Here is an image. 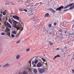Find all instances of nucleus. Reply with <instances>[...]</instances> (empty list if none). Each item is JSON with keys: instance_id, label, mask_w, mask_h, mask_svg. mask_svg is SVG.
<instances>
[{"instance_id": "nucleus-19", "label": "nucleus", "mask_w": 74, "mask_h": 74, "mask_svg": "<svg viewBox=\"0 0 74 74\" xmlns=\"http://www.w3.org/2000/svg\"><path fill=\"white\" fill-rule=\"evenodd\" d=\"M68 7H69V5H67L64 8V9H66V8H67Z\"/></svg>"}, {"instance_id": "nucleus-31", "label": "nucleus", "mask_w": 74, "mask_h": 74, "mask_svg": "<svg viewBox=\"0 0 74 74\" xmlns=\"http://www.w3.org/2000/svg\"><path fill=\"white\" fill-rule=\"evenodd\" d=\"M11 37H12V38H14V37H15V36L14 35L12 34L11 35Z\"/></svg>"}, {"instance_id": "nucleus-41", "label": "nucleus", "mask_w": 74, "mask_h": 74, "mask_svg": "<svg viewBox=\"0 0 74 74\" xmlns=\"http://www.w3.org/2000/svg\"><path fill=\"white\" fill-rule=\"evenodd\" d=\"M2 21V18L1 17H0V22H1Z\"/></svg>"}, {"instance_id": "nucleus-3", "label": "nucleus", "mask_w": 74, "mask_h": 74, "mask_svg": "<svg viewBox=\"0 0 74 74\" xmlns=\"http://www.w3.org/2000/svg\"><path fill=\"white\" fill-rule=\"evenodd\" d=\"M13 18H14V19H17V20H19V17L16 16L14 15L12 16Z\"/></svg>"}, {"instance_id": "nucleus-62", "label": "nucleus", "mask_w": 74, "mask_h": 74, "mask_svg": "<svg viewBox=\"0 0 74 74\" xmlns=\"http://www.w3.org/2000/svg\"><path fill=\"white\" fill-rule=\"evenodd\" d=\"M73 59H74V57L73 58Z\"/></svg>"}, {"instance_id": "nucleus-64", "label": "nucleus", "mask_w": 74, "mask_h": 74, "mask_svg": "<svg viewBox=\"0 0 74 74\" xmlns=\"http://www.w3.org/2000/svg\"><path fill=\"white\" fill-rule=\"evenodd\" d=\"M56 33L57 34V32H56Z\"/></svg>"}, {"instance_id": "nucleus-25", "label": "nucleus", "mask_w": 74, "mask_h": 74, "mask_svg": "<svg viewBox=\"0 0 74 74\" xmlns=\"http://www.w3.org/2000/svg\"><path fill=\"white\" fill-rule=\"evenodd\" d=\"M42 59L43 62H46V60H45V59L43 58H42Z\"/></svg>"}, {"instance_id": "nucleus-49", "label": "nucleus", "mask_w": 74, "mask_h": 74, "mask_svg": "<svg viewBox=\"0 0 74 74\" xmlns=\"http://www.w3.org/2000/svg\"><path fill=\"white\" fill-rule=\"evenodd\" d=\"M62 52H63L64 53V50H62Z\"/></svg>"}, {"instance_id": "nucleus-4", "label": "nucleus", "mask_w": 74, "mask_h": 74, "mask_svg": "<svg viewBox=\"0 0 74 74\" xmlns=\"http://www.w3.org/2000/svg\"><path fill=\"white\" fill-rule=\"evenodd\" d=\"M37 66L38 67H40L42 66V64L40 62H38L37 64Z\"/></svg>"}, {"instance_id": "nucleus-38", "label": "nucleus", "mask_w": 74, "mask_h": 74, "mask_svg": "<svg viewBox=\"0 0 74 74\" xmlns=\"http://www.w3.org/2000/svg\"><path fill=\"white\" fill-rule=\"evenodd\" d=\"M6 34L7 35H9V34H10V33H9L8 32H7L6 33Z\"/></svg>"}, {"instance_id": "nucleus-44", "label": "nucleus", "mask_w": 74, "mask_h": 74, "mask_svg": "<svg viewBox=\"0 0 74 74\" xmlns=\"http://www.w3.org/2000/svg\"><path fill=\"white\" fill-rule=\"evenodd\" d=\"M58 32H62V30L61 29H59L58 30Z\"/></svg>"}, {"instance_id": "nucleus-61", "label": "nucleus", "mask_w": 74, "mask_h": 74, "mask_svg": "<svg viewBox=\"0 0 74 74\" xmlns=\"http://www.w3.org/2000/svg\"><path fill=\"white\" fill-rule=\"evenodd\" d=\"M73 6L74 7V5H73Z\"/></svg>"}, {"instance_id": "nucleus-8", "label": "nucleus", "mask_w": 74, "mask_h": 74, "mask_svg": "<svg viewBox=\"0 0 74 74\" xmlns=\"http://www.w3.org/2000/svg\"><path fill=\"white\" fill-rule=\"evenodd\" d=\"M34 72L35 74H37V69H34Z\"/></svg>"}, {"instance_id": "nucleus-17", "label": "nucleus", "mask_w": 74, "mask_h": 74, "mask_svg": "<svg viewBox=\"0 0 74 74\" xmlns=\"http://www.w3.org/2000/svg\"><path fill=\"white\" fill-rule=\"evenodd\" d=\"M74 3H71V4H69V5H68L69 6V7H71L72 6H73V5H74Z\"/></svg>"}, {"instance_id": "nucleus-16", "label": "nucleus", "mask_w": 74, "mask_h": 74, "mask_svg": "<svg viewBox=\"0 0 74 74\" xmlns=\"http://www.w3.org/2000/svg\"><path fill=\"white\" fill-rule=\"evenodd\" d=\"M12 33L14 34H16V32L15 31H13Z\"/></svg>"}, {"instance_id": "nucleus-23", "label": "nucleus", "mask_w": 74, "mask_h": 74, "mask_svg": "<svg viewBox=\"0 0 74 74\" xmlns=\"http://www.w3.org/2000/svg\"><path fill=\"white\" fill-rule=\"evenodd\" d=\"M58 37H59V36H57L56 37V39H55V40L56 41V40H57L58 39Z\"/></svg>"}, {"instance_id": "nucleus-22", "label": "nucleus", "mask_w": 74, "mask_h": 74, "mask_svg": "<svg viewBox=\"0 0 74 74\" xmlns=\"http://www.w3.org/2000/svg\"><path fill=\"white\" fill-rule=\"evenodd\" d=\"M67 31L66 30L64 31V33L66 34V36H67Z\"/></svg>"}, {"instance_id": "nucleus-7", "label": "nucleus", "mask_w": 74, "mask_h": 74, "mask_svg": "<svg viewBox=\"0 0 74 74\" xmlns=\"http://www.w3.org/2000/svg\"><path fill=\"white\" fill-rule=\"evenodd\" d=\"M35 64H37V63H38V60H37V58H36L35 59V61L34 62Z\"/></svg>"}, {"instance_id": "nucleus-57", "label": "nucleus", "mask_w": 74, "mask_h": 74, "mask_svg": "<svg viewBox=\"0 0 74 74\" xmlns=\"http://www.w3.org/2000/svg\"><path fill=\"white\" fill-rule=\"evenodd\" d=\"M66 48V46H65V48Z\"/></svg>"}, {"instance_id": "nucleus-45", "label": "nucleus", "mask_w": 74, "mask_h": 74, "mask_svg": "<svg viewBox=\"0 0 74 74\" xmlns=\"http://www.w3.org/2000/svg\"><path fill=\"white\" fill-rule=\"evenodd\" d=\"M0 16H1V17L3 16V14H0Z\"/></svg>"}, {"instance_id": "nucleus-43", "label": "nucleus", "mask_w": 74, "mask_h": 74, "mask_svg": "<svg viewBox=\"0 0 74 74\" xmlns=\"http://www.w3.org/2000/svg\"><path fill=\"white\" fill-rule=\"evenodd\" d=\"M34 61H32V64H34Z\"/></svg>"}, {"instance_id": "nucleus-21", "label": "nucleus", "mask_w": 74, "mask_h": 74, "mask_svg": "<svg viewBox=\"0 0 74 74\" xmlns=\"http://www.w3.org/2000/svg\"><path fill=\"white\" fill-rule=\"evenodd\" d=\"M5 33L4 32H2L1 33V35L2 36H4V35H5Z\"/></svg>"}, {"instance_id": "nucleus-20", "label": "nucleus", "mask_w": 74, "mask_h": 74, "mask_svg": "<svg viewBox=\"0 0 74 74\" xmlns=\"http://www.w3.org/2000/svg\"><path fill=\"white\" fill-rule=\"evenodd\" d=\"M6 14V11H4L3 12V15H5V14Z\"/></svg>"}, {"instance_id": "nucleus-51", "label": "nucleus", "mask_w": 74, "mask_h": 74, "mask_svg": "<svg viewBox=\"0 0 74 74\" xmlns=\"http://www.w3.org/2000/svg\"><path fill=\"white\" fill-rule=\"evenodd\" d=\"M39 4H42V2H40L39 3Z\"/></svg>"}, {"instance_id": "nucleus-60", "label": "nucleus", "mask_w": 74, "mask_h": 74, "mask_svg": "<svg viewBox=\"0 0 74 74\" xmlns=\"http://www.w3.org/2000/svg\"><path fill=\"white\" fill-rule=\"evenodd\" d=\"M0 67H1V65H0Z\"/></svg>"}, {"instance_id": "nucleus-48", "label": "nucleus", "mask_w": 74, "mask_h": 74, "mask_svg": "<svg viewBox=\"0 0 74 74\" xmlns=\"http://www.w3.org/2000/svg\"><path fill=\"white\" fill-rule=\"evenodd\" d=\"M27 3H29V0H27Z\"/></svg>"}, {"instance_id": "nucleus-13", "label": "nucleus", "mask_w": 74, "mask_h": 74, "mask_svg": "<svg viewBox=\"0 0 74 74\" xmlns=\"http://www.w3.org/2000/svg\"><path fill=\"white\" fill-rule=\"evenodd\" d=\"M12 23H16V21H15V20H14V19H12Z\"/></svg>"}, {"instance_id": "nucleus-52", "label": "nucleus", "mask_w": 74, "mask_h": 74, "mask_svg": "<svg viewBox=\"0 0 74 74\" xmlns=\"http://www.w3.org/2000/svg\"><path fill=\"white\" fill-rule=\"evenodd\" d=\"M56 50H59V48H57V49H56Z\"/></svg>"}, {"instance_id": "nucleus-36", "label": "nucleus", "mask_w": 74, "mask_h": 74, "mask_svg": "<svg viewBox=\"0 0 74 74\" xmlns=\"http://www.w3.org/2000/svg\"><path fill=\"white\" fill-rule=\"evenodd\" d=\"M16 28L17 29V30H18L20 28V27H16Z\"/></svg>"}, {"instance_id": "nucleus-14", "label": "nucleus", "mask_w": 74, "mask_h": 74, "mask_svg": "<svg viewBox=\"0 0 74 74\" xmlns=\"http://www.w3.org/2000/svg\"><path fill=\"white\" fill-rule=\"evenodd\" d=\"M11 4V2H9L6 3L5 5H9V4Z\"/></svg>"}, {"instance_id": "nucleus-58", "label": "nucleus", "mask_w": 74, "mask_h": 74, "mask_svg": "<svg viewBox=\"0 0 74 74\" xmlns=\"http://www.w3.org/2000/svg\"><path fill=\"white\" fill-rule=\"evenodd\" d=\"M61 50H62V48H61V49H60Z\"/></svg>"}, {"instance_id": "nucleus-34", "label": "nucleus", "mask_w": 74, "mask_h": 74, "mask_svg": "<svg viewBox=\"0 0 74 74\" xmlns=\"http://www.w3.org/2000/svg\"><path fill=\"white\" fill-rule=\"evenodd\" d=\"M13 27H15V28H16V25H13Z\"/></svg>"}, {"instance_id": "nucleus-33", "label": "nucleus", "mask_w": 74, "mask_h": 74, "mask_svg": "<svg viewBox=\"0 0 74 74\" xmlns=\"http://www.w3.org/2000/svg\"><path fill=\"white\" fill-rule=\"evenodd\" d=\"M26 72L25 71H24L23 72V73H22V74H26Z\"/></svg>"}, {"instance_id": "nucleus-11", "label": "nucleus", "mask_w": 74, "mask_h": 74, "mask_svg": "<svg viewBox=\"0 0 74 74\" xmlns=\"http://www.w3.org/2000/svg\"><path fill=\"white\" fill-rule=\"evenodd\" d=\"M5 31L6 32H10V29L9 28L6 29H5Z\"/></svg>"}, {"instance_id": "nucleus-27", "label": "nucleus", "mask_w": 74, "mask_h": 74, "mask_svg": "<svg viewBox=\"0 0 74 74\" xmlns=\"http://www.w3.org/2000/svg\"><path fill=\"white\" fill-rule=\"evenodd\" d=\"M21 41V40H19L18 41H17L16 42V44H18V43H19Z\"/></svg>"}, {"instance_id": "nucleus-2", "label": "nucleus", "mask_w": 74, "mask_h": 74, "mask_svg": "<svg viewBox=\"0 0 74 74\" xmlns=\"http://www.w3.org/2000/svg\"><path fill=\"white\" fill-rule=\"evenodd\" d=\"M63 8H64V6H61L57 8L56 9V11H58V10H59V11H61V9H62Z\"/></svg>"}, {"instance_id": "nucleus-63", "label": "nucleus", "mask_w": 74, "mask_h": 74, "mask_svg": "<svg viewBox=\"0 0 74 74\" xmlns=\"http://www.w3.org/2000/svg\"><path fill=\"white\" fill-rule=\"evenodd\" d=\"M25 3H26V2H25Z\"/></svg>"}, {"instance_id": "nucleus-37", "label": "nucleus", "mask_w": 74, "mask_h": 74, "mask_svg": "<svg viewBox=\"0 0 74 74\" xmlns=\"http://www.w3.org/2000/svg\"><path fill=\"white\" fill-rule=\"evenodd\" d=\"M56 56H57V57H60V56L59 54L57 55Z\"/></svg>"}, {"instance_id": "nucleus-6", "label": "nucleus", "mask_w": 74, "mask_h": 74, "mask_svg": "<svg viewBox=\"0 0 74 74\" xmlns=\"http://www.w3.org/2000/svg\"><path fill=\"white\" fill-rule=\"evenodd\" d=\"M10 66V64L8 63H7L5 65L3 66L2 67H3V68H5V67H8V66Z\"/></svg>"}, {"instance_id": "nucleus-55", "label": "nucleus", "mask_w": 74, "mask_h": 74, "mask_svg": "<svg viewBox=\"0 0 74 74\" xmlns=\"http://www.w3.org/2000/svg\"><path fill=\"white\" fill-rule=\"evenodd\" d=\"M36 4H37V5H38L39 4H40V3H36Z\"/></svg>"}, {"instance_id": "nucleus-10", "label": "nucleus", "mask_w": 74, "mask_h": 74, "mask_svg": "<svg viewBox=\"0 0 74 74\" xmlns=\"http://www.w3.org/2000/svg\"><path fill=\"white\" fill-rule=\"evenodd\" d=\"M49 15V13H47L45 14V17H48V16Z\"/></svg>"}, {"instance_id": "nucleus-46", "label": "nucleus", "mask_w": 74, "mask_h": 74, "mask_svg": "<svg viewBox=\"0 0 74 74\" xmlns=\"http://www.w3.org/2000/svg\"><path fill=\"white\" fill-rule=\"evenodd\" d=\"M11 5H15V4L14 3H11Z\"/></svg>"}, {"instance_id": "nucleus-29", "label": "nucleus", "mask_w": 74, "mask_h": 74, "mask_svg": "<svg viewBox=\"0 0 74 74\" xmlns=\"http://www.w3.org/2000/svg\"><path fill=\"white\" fill-rule=\"evenodd\" d=\"M23 11H25V12H27V10L26 9H23Z\"/></svg>"}, {"instance_id": "nucleus-53", "label": "nucleus", "mask_w": 74, "mask_h": 74, "mask_svg": "<svg viewBox=\"0 0 74 74\" xmlns=\"http://www.w3.org/2000/svg\"><path fill=\"white\" fill-rule=\"evenodd\" d=\"M33 0H29V1H33Z\"/></svg>"}, {"instance_id": "nucleus-15", "label": "nucleus", "mask_w": 74, "mask_h": 74, "mask_svg": "<svg viewBox=\"0 0 74 74\" xmlns=\"http://www.w3.org/2000/svg\"><path fill=\"white\" fill-rule=\"evenodd\" d=\"M36 4H35V5L31 4L30 5V7H34V6H36Z\"/></svg>"}, {"instance_id": "nucleus-28", "label": "nucleus", "mask_w": 74, "mask_h": 74, "mask_svg": "<svg viewBox=\"0 0 74 74\" xmlns=\"http://www.w3.org/2000/svg\"><path fill=\"white\" fill-rule=\"evenodd\" d=\"M69 10V9H66L65 10H63L64 12H66V11H67Z\"/></svg>"}, {"instance_id": "nucleus-24", "label": "nucleus", "mask_w": 74, "mask_h": 74, "mask_svg": "<svg viewBox=\"0 0 74 74\" xmlns=\"http://www.w3.org/2000/svg\"><path fill=\"white\" fill-rule=\"evenodd\" d=\"M18 10L19 11L21 12V11H23V9H19Z\"/></svg>"}, {"instance_id": "nucleus-47", "label": "nucleus", "mask_w": 74, "mask_h": 74, "mask_svg": "<svg viewBox=\"0 0 74 74\" xmlns=\"http://www.w3.org/2000/svg\"><path fill=\"white\" fill-rule=\"evenodd\" d=\"M36 64H34L33 65V67H36Z\"/></svg>"}, {"instance_id": "nucleus-39", "label": "nucleus", "mask_w": 74, "mask_h": 74, "mask_svg": "<svg viewBox=\"0 0 74 74\" xmlns=\"http://www.w3.org/2000/svg\"><path fill=\"white\" fill-rule=\"evenodd\" d=\"M56 58H57V56H55L54 57V58H53L54 59H56Z\"/></svg>"}, {"instance_id": "nucleus-32", "label": "nucleus", "mask_w": 74, "mask_h": 74, "mask_svg": "<svg viewBox=\"0 0 74 74\" xmlns=\"http://www.w3.org/2000/svg\"><path fill=\"white\" fill-rule=\"evenodd\" d=\"M30 51V49L29 48H28L27 50H26V51L27 52H28V51Z\"/></svg>"}, {"instance_id": "nucleus-12", "label": "nucleus", "mask_w": 74, "mask_h": 74, "mask_svg": "<svg viewBox=\"0 0 74 74\" xmlns=\"http://www.w3.org/2000/svg\"><path fill=\"white\" fill-rule=\"evenodd\" d=\"M8 22L10 23L11 24H12V21L11 20V19L10 18L8 19Z\"/></svg>"}, {"instance_id": "nucleus-56", "label": "nucleus", "mask_w": 74, "mask_h": 74, "mask_svg": "<svg viewBox=\"0 0 74 74\" xmlns=\"http://www.w3.org/2000/svg\"><path fill=\"white\" fill-rule=\"evenodd\" d=\"M19 74H22V73H20Z\"/></svg>"}, {"instance_id": "nucleus-26", "label": "nucleus", "mask_w": 74, "mask_h": 74, "mask_svg": "<svg viewBox=\"0 0 74 74\" xmlns=\"http://www.w3.org/2000/svg\"><path fill=\"white\" fill-rule=\"evenodd\" d=\"M51 10H52V12L53 13H55V11L54 10L52 9H51Z\"/></svg>"}, {"instance_id": "nucleus-50", "label": "nucleus", "mask_w": 74, "mask_h": 74, "mask_svg": "<svg viewBox=\"0 0 74 74\" xmlns=\"http://www.w3.org/2000/svg\"><path fill=\"white\" fill-rule=\"evenodd\" d=\"M72 71H73V73H74V70L73 69L72 70Z\"/></svg>"}, {"instance_id": "nucleus-18", "label": "nucleus", "mask_w": 74, "mask_h": 74, "mask_svg": "<svg viewBox=\"0 0 74 74\" xmlns=\"http://www.w3.org/2000/svg\"><path fill=\"white\" fill-rule=\"evenodd\" d=\"M49 43L50 45H53V43L51 41L49 42Z\"/></svg>"}, {"instance_id": "nucleus-30", "label": "nucleus", "mask_w": 74, "mask_h": 74, "mask_svg": "<svg viewBox=\"0 0 74 74\" xmlns=\"http://www.w3.org/2000/svg\"><path fill=\"white\" fill-rule=\"evenodd\" d=\"M74 7L73 6L72 7H70L69 8L70 10H71V9H73V8H74Z\"/></svg>"}, {"instance_id": "nucleus-54", "label": "nucleus", "mask_w": 74, "mask_h": 74, "mask_svg": "<svg viewBox=\"0 0 74 74\" xmlns=\"http://www.w3.org/2000/svg\"><path fill=\"white\" fill-rule=\"evenodd\" d=\"M62 26H63V27H64V25L63 24H62Z\"/></svg>"}, {"instance_id": "nucleus-5", "label": "nucleus", "mask_w": 74, "mask_h": 74, "mask_svg": "<svg viewBox=\"0 0 74 74\" xmlns=\"http://www.w3.org/2000/svg\"><path fill=\"white\" fill-rule=\"evenodd\" d=\"M6 25L8 27H9V28H12V27L11 26V25L8 23L7 22Z\"/></svg>"}, {"instance_id": "nucleus-42", "label": "nucleus", "mask_w": 74, "mask_h": 74, "mask_svg": "<svg viewBox=\"0 0 74 74\" xmlns=\"http://www.w3.org/2000/svg\"><path fill=\"white\" fill-rule=\"evenodd\" d=\"M18 38V37H19V34H17L16 36Z\"/></svg>"}, {"instance_id": "nucleus-1", "label": "nucleus", "mask_w": 74, "mask_h": 74, "mask_svg": "<svg viewBox=\"0 0 74 74\" xmlns=\"http://www.w3.org/2000/svg\"><path fill=\"white\" fill-rule=\"evenodd\" d=\"M38 70L40 74H42L44 73V72L45 71V69L44 68H38Z\"/></svg>"}, {"instance_id": "nucleus-59", "label": "nucleus", "mask_w": 74, "mask_h": 74, "mask_svg": "<svg viewBox=\"0 0 74 74\" xmlns=\"http://www.w3.org/2000/svg\"><path fill=\"white\" fill-rule=\"evenodd\" d=\"M66 49V48H65V47H64V49Z\"/></svg>"}, {"instance_id": "nucleus-9", "label": "nucleus", "mask_w": 74, "mask_h": 74, "mask_svg": "<svg viewBox=\"0 0 74 74\" xmlns=\"http://www.w3.org/2000/svg\"><path fill=\"white\" fill-rule=\"evenodd\" d=\"M21 57V56H20V55H18L16 56V58L17 59H19L20 58V57Z\"/></svg>"}, {"instance_id": "nucleus-40", "label": "nucleus", "mask_w": 74, "mask_h": 74, "mask_svg": "<svg viewBox=\"0 0 74 74\" xmlns=\"http://www.w3.org/2000/svg\"><path fill=\"white\" fill-rule=\"evenodd\" d=\"M56 23H54V26H56Z\"/></svg>"}, {"instance_id": "nucleus-35", "label": "nucleus", "mask_w": 74, "mask_h": 74, "mask_svg": "<svg viewBox=\"0 0 74 74\" xmlns=\"http://www.w3.org/2000/svg\"><path fill=\"white\" fill-rule=\"evenodd\" d=\"M49 27H51V24H49Z\"/></svg>"}]
</instances>
